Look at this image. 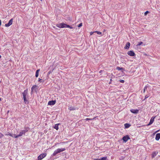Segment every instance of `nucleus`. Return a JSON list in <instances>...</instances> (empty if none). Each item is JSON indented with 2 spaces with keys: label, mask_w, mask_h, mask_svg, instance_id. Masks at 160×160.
Returning a JSON list of instances; mask_svg holds the SVG:
<instances>
[{
  "label": "nucleus",
  "mask_w": 160,
  "mask_h": 160,
  "mask_svg": "<svg viewBox=\"0 0 160 160\" xmlns=\"http://www.w3.org/2000/svg\"><path fill=\"white\" fill-rule=\"evenodd\" d=\"M28 89H27L24 90L23 92H22V95L23 96V98L24 99V101L25 103H26V102H28V101L27 100V96L28 93Z\"/></svg>",
  "instance_id": "obj_1"
},
{
  "label": "nucleus",
  "mask_w": 160,
  "mask_h": 160,
  "mask_svg": "<svg viewBox=\"0 0 160 160\" xmlns=\"http://www.w3.org/2000/svg\"><path fill=\"white\" fill-rule=\"evenodd\" d=\"M66 150L65 148H58L55 150L52 154L53 156H55L58 153L64 151Z\"/></svg>",
  "instance_id": "obj_2"
},
{
  "label": "nucleus",
  "mask_w": 160,
  "mask_h": 160,
  "mask_svg": "<svg viewBox=\"0 0 160 160\" xmlns=\"http://www.w3.org/2000/svg\"><path fill=\"white\" fill-rule=\"evenodd\" d=\"M67 24L64 23H61L59 24H57L56 25L57 27L60 28H67Z\"/></svg>",
  "instance_id": "obj_3"
},
{
  "label": "nucleus",
  "mask_w": 160,
  "mask_h": 160,
  "mask_svg": "<svg viewBox=\"0 0 160 160\" xmlns=\"http://www.w3.org/2000/svg\"><path fill=\"white\" fill-rule=\"evenodd\" d=\"M47 155V154L46 153H43L40 154L38 157V160H41L43 158L45 157Z\"/></svg>",
  "instance_id": "obj_4"
},
{
  "label": "nucleus",
  "mask_w": 160,
  "mask_h": 160,
  "mask_svg": "<svg viewBox=\"0 0 160 160\" xmlns=\"http://www.w3.org/2000/svg\"><path fill=\"white\" fill-rule=\"evenodd\" d=\"M130 138L127 135L124 136L122 138V140L123 141L125 142H126L128 140L130 139Z\"/></svg>",
  "instance_id": "obj_5"
},
{
  "label": "nucleus",
  "mask_w": 160,
  "mask_h": 160,
  "mask_svg": "<svg viewBox=\"0 0 160 160\" xmlns=\"http://www.w3.org/2000/svg\"><path fill=\"white\" fill-rule=\"evenodd\" d=\"M13 19H11L9 21L8 23H6L5 24V26L6 27H8L10 26L12 24Z\"/></svg>",
  "instance_id": "obj_6"
},
{
  "label": "nucleus",
  "mask_w": 160,
  "mask_h": 160,
  "mask_svg": "<svg viewBox=\"0 0 160 160\" xmlns=\"http://www.w3.org/2000/svg\"><path fill=\"white\" fill-rule=\"evenodd\" d=\"M155 118V117H152L151 118L150 120V122H149V123L147 125L148 126H149V125H151V124H152L153 123Z\"/></svg>",
  "instance_id": "obj_7"
},
{
  "label": "nucleus",
  "mask_w": 160,
  "mask_h": 160,
  "mask_svg": "<svg viewBox=\"0 0 160 160\" xmlns=\"http://www.w3.org/2000/svg\"><path fill=\"white\" fill-rule=\"evenodd\" d=\"M127 53L129 56H133L135 55L134 52L132 51H128Z\"/></svg>",
  "instance_id": "obj_8"
},
{
  "label": "nucleus",
  "mask_w": 160,
  "mask_h": 160,
  "mask_svg": "<svg viewBox=\"0 0 160 160\" xmlns=\"http://www.w3.org/2000/svg\"><path fill=\"white\" fill-rule=\"evenodd\" d=\"M28 131V130H22L21 132H20L19 133V136H22L23 134H25V133L27 132Z\"/></svg>",
  "instance_id": "obj_9"
},
{
  "label": "nucleus",
  "mask_w": 160,
  "mask_h": 160,
  "mask_svg": "<svg viewBox=\"0 0 160 160\" xmlns=\"http://www.w3.org/2000/svg\"><path fill=\"white\" fill-rule=\"evenodd\" d=\"M56 101H49L48 103V105H54L55 104Z\"/></svg>",
  "instance_id": "obj_10"
},
{
  "label": "nucleus",
  "mask_w": 160,
  "mask_h": 160,
  "mask_svg": "<svg viewBox=\"0 0 160 160\" xmlns=\"http://www.w3.org/2000/svg\"><path fill=\"white\" fill-rule=\"evenodd\" d=\"M158 152L157 151H155L152 152V158H154L158 154Z\"/></svg>",
  "instance_id": "obj_11"
},
{
  "label": "nucleus",
  "mask_w": 160,
  "mask_h": 160,
  "mask_svg": "<svg viewBox=\"0 0 160 160\" xmlns=\"http://www.w3.org/2000/svg\"><path fill=\"white\" fill-rule=\"evenodd\" d=\"M130 112L133 113H138L139 110L137 109H132L130 110Z\"/></svg>",
  "instance_id": "obj_12"
},
{
  "label": "nucleus",
  "mask_w": 160,
  "mask_h": 160,
  "mask_svg": "<svg viewBox=\"0 0 160 160\" xmlns=\"http://www.w3.org/2000/svg\"><path fill=\"white\" fill-rule=\"evenodd\" d=\"M160 138V133H158L156 134L155 137V139L158 141Z\"/></svg>",
  "instance_id": "obj_13"
},
{
  "label": "nucleus",
  "mask_w": 160,
  "mask_h": 160,
  "mask_svg": "<svg viewBox=\"0 0 160 160\" xmlns=\"http://www.w3.org/2000/svg\"><path fill=\"white\" fill-rule=\"evenodd\" d=\"M130 42H128L126 44L125 46L124 47V48L125 49H128L130 47Z\"/></svg>",
  "instance_id": "obj_14"
},
{
  "label": "nucleus",
  "mask_w": 160,
  "mask_h": 160,
  "mask_svg": "<svg viewBox=\"0 0 160 160\" xmlns=\"http://www.w3.org/2000/svg\"><path fill=\"white\" fill-rule=\"evenodd\" d=\"M40 71L39 69H38L36 71L35 74V76L36 77H38V76L39 72Z\"/></svg>",
  "instance_id": "obj_15"
},
{
  "label": "nucleus",
  "mask_w": 160,
  "mask_h": 160,
  "mask_svg": "<svg viewBox=\"0 0 160 160\" xmlns=\"http://www.w3.org/2000/svg\"><path fill=\"white\" fill-rule=\"evenodd\" d=\"M124 126L125 128H128L130 126V125L128 123H125L124 124Z\"/></svg>",
  "instance_id": "obj_16"
},
{
  "label": "nucleus",
  "mask_w": 160,
  "mask_h": 160,
  "mask_svg": "<svg viewBox=\"0 0 160 160\" xmlns=\"http://www.w3.org/2000/svg\"><path fill=\"white\" fill-rule=\"evenodd\" d=\"M99 160H107V157L101 158L98 159Z\"/></svg>",
  "instance_id": "obj_17"
},
{
  "label": "nucleus",
  "mask_w": 160,
  "mask_h": 160,
  "mask_svg": "<svg viewBox=\"0 0 160 160\" xmlns=\"http://www.w3.org/2000/svg\"><path fill=\"white\" fill-rule=\"evenodd\" d=\"M37 86L36 85H33L31 88V92H32L33 90L36 88Z\"/></svg>",
  "instance_id": "obj_18"
},
{
  "label": "nucleus",
  "mask_w": 160,
  "mask_h": 160,
  "mask_svg": "<svg viewBox=\"0 0 160 160\" xmlns=\"http://www.w3.org/2000/svg\"><path fill=\"white\" fill-rule=\"evenodd\" d=\"M54 128L56 129L57 130H58V124H56L55 125V126L54 127Z\"/></svg>",
  "instance_id": "obj_19"
},
{
  "label": "nucleus",
  "mask_w": 160,
  "mask_h": 160,
  "mask_svg": "<svg viewBox=\"0 0 160 160\" xmlns=\"http://www.w3.org/2000/svg\"><path fill=\"white\" fill-rule=\"evenodd\" d=\"M68 109L70 111L75 110V109L73 107H70L68 108Z\"/></svg>",
  "instance_id": "obj_20"
},
{
  "label": "nucleus",
  "mask_w": 160,
  "mask_h": 160,
  "mask_svg": "<svg viewBox=\"0 0 160 160\" xmlns=\"http://www.w3.org/2000/svg\"><path fill=\"white\" fill-rule=\"evenodd\" d=\"M38 82H40L43 83L44 82V80L41 79L40 78H38Z\"/></svg>",
  "instance_id": "obj_21"
},
{
  "label": "nucleus",
  "mask_w": 160,
  "mask_h": 160,
  "mask_svg": "<svg viewBox=\"0 0 160 160\" xmlns=\"http://www.w3.org/2000/svg\"><path fill=\"white\" fill-rule=\"evenodd\" d=\"M123 69L122 68H120L118 67L116 68V69L118 70H122Z\"/></svg>",
  "instance_id": "obj_22"
},
{
  "label": "nucleus",
  "mask_w": 160,
  "mask_h": 160,
  "mask_svg": "<svg viewBox=\"0 0 160 160\" xmlns=\"http://www.w3.org/2000/svg\"><path fill=\"white\" fill-rule=\"evenodd\" d=\"M96 117H95L92 119H90V118H86V119H85V120L88 121V120H93V119H94L96 118Z\"/></svg>",
  "instance_id": "obj_23"
},
{
  "label": "nucleus",
  "mask_w": 160,
  "mask_h": 160,
  "mask_svg": "<svg viewBox=\"0 0 160 160\" xmlns=\"http://www.w3.org/2000/svg\"><path fill=\"white\" fill-rule=\"evenodd\" d=\"M5 135H7V136L9 135V136H10L13 137V136L12 135V134L10 133H9V132H8V133H6V134H5Z\"/></svg>",
  "instance_id": "obj_24"
},
{
  "label": "nucleus",
  "mask_w": 160,
  "mask_h": 160,
  "mask_svg": "<svg viewBox=\"0 0 160 160\" xmlns=\"http://www.w3.org/2000/svg\"><path fill=\"white\" fill-rule=\"evenodd\" d=\"M95 32H96L97 33V34L98 35H101L102 34V32H100L98 31H95Z\"/></svg>",
  "instance_id": "obj_25"
},
{
  "label": "nucleus",
  "mask_w": 160,
  "mask_h": 160,
  "mask_svg": "<svg viewBox=\"0 0 160 160\" xmlns=\"http://www.w3.org/2000/svg\"><path fill=\"white\" fill-rule=\"evenodd\" d=\"M67 28H69L70 29H72L73 28V27L70 26H69V25H68V24L67 25Z\"/></svg>",
  "instance_id": "obj_26"
},
{
  "label": "nucleus",
  "mask_w": 160,
  "mask_h": 160,
  "mask_svg": "<svg viewBox=\"0 0 160 160\" xmlns=\"http://www.w3.org/2000/svg\"><path fill=\"white\" fill-rule=\"evenodd\" d=\"M143 43V42H139L138 44H137L138 46H140L142 45Z\"/></svg>",
  "instance_id": "obj_27"
},
{
  "label": "nucleus",
  "mask_w": 160,
  "mask_h": 160,
  "mask_svg": "<svg viewBox=\"0 0 160 160\" xmlns=\"http://www.w3.org/2000/svg\"><path fill=\"white\" fill-rule=\"evenodd\" d=\"M20 137V136H19V135L18 134V135H14V137L15 138H18V137Z\"/></svg>",
  "instance_id": "obj_28"
},
{
  "label": "nucleus",
  "mask_w": 160,
  "mask_h": 160,
  "mask_svg": "<svg viewBox=\"0 0 160 160\" xmlns=\"http://www.w3.org/2000/svg\"><path fill=\"white\" fill-rule=\"evenodd\" d=\"M82 26V23H80V24H79L78 26V27L79 28Z\"/></svg>",
  "instance_id": "obj_29"
},
{
  "label": "nucleus",
  "mask_w": 160,
  "mask_h": 160,
  "mask_svg": "<svg viewBox=\"0 0 160 160\" xmlns=\"http://www.w3.org/2000/svg\"><path fill=\"white\" fill-rule=\"evenodd\" d=\"M3 136V134L1 133L0 132V138H1Z\"/></svg>",
  "instance_id": "obj_30"
},
{
  "label": "nucleus",
  "mask_w": 160,
  "mask_h": 160,
  "mask_svg": "<svg viewBox=\"0 0 160 160\" xmlns=\"http://www.w3.org/2000/svg\"><path fill=\"white\" fill-rule=\"evenodd\" d=\"M120 82L121 83H123L124 82V81L123 80H120Z\"/></svg>",
  "instance_id": "obj_31"
},
{
  "label": "nucleus",
  "mask_w": 160,
  "mask_h": 160,
  "mask_svg": "<svg viewBox=\"0 0 160 160\" xmlns=\"http://www.w3.org/2000/svg\"><path fill=\"white\" fill-rule=\"evenodd\" d=\"M149 13V12L148 11H146L145 13H144V14L145 15H146L148 13Z\"/></svg>",
  "instance_id": "obj_32"
},
{
  "label": "nucleus",
  "mask_w": 160,
  "mask_h": 160,
  "mask_svg": "<svg viewBox=\"0 0 160 160\" xmlns=\"http://www.w3.org/2000/svg\"><path fill=\"white\" fill-rule=\"evenodd\" d=\"M94 32H90V35H92L93 34V33Z\"/></svg>",
  "instance_id": "obj_33"
},
{
  "label": "nucleus",
  "mask_w": 160,
  "mask_h": 160,
  "mask_svg": "<svg viewBox=\"0 0 160 160\" xmlns=\"http://www.w3.org/2000/svg\"><path fill=\"white\" fill-rule=\"evenodd\" d=\"M147 87L145 86V87H144V91H143V92H145V89H147Z\"/></svg>",
  "instance_id": "obj_34"
},
{
  "label": "nucleus",
  "mask_w": 160,
  "mask_h": 160,
  "mask_svg": "<svg viewBox=\"0 0 160 160\" xmlns=\"http://www.w3.org/2000/svg\"><path fill=\"white\" fill-rule=\"evenodd\" d=\"M103 71L102 70H101L99 71V73H101Z\"/></svg>",
  "instance_id": "obj_35"
},
{
  "label": "nucleus",
  "mask_w": 160,
  "mask_h": 160,
  "mask_svg": "<svg viewBox=\"0 0 160 160\" xmlns=\"http://www.w3.org/2000/svg\"><path fill=\"white\" fill-rule=\"evenodd\" d=\"M148 97V96H147V95H146L145 97V98H147Z\"/></svg>",
  "instance_id": "obj_36"
},
{
  "label": "nucleus",
  "mask_w": 160,
  "mask_h": 160,
  "mask_svg": "<svg viewBox=\"0 0 160 160\" xmlns=\"http://www.w3.org/2000/svg\"><path fill=\"white\" fill-rule=\"evenodd\" d=\"M1 25V21L0 20V26Z\"/></svg>",
  "instance_id": "obj_37"
},
{
  "label": "nucleus",
  "mask_w": 160,
  "mask_h": 160,
  "mask_svg": "<svg viewBox=\"0 0 160 160\" xmlns=\"http://www.w3.org/2000/svg\"><path fill=\"white\" fill-rule=\"evenodd\" d=\"M98 159H95H95H94V160H99Z\"/></svg>",
  "instance_id": "obj_38"
},
{
  "label": "nucleus",
  "mask_w": 160,
  "mask_h": 160,
  "mask_svg": "<svg viewBox=\"0 0 160 160\" xmlns=\"http://www.w3.org/2000/svg\"><path fill=\"white\" fill-rule=\"evenodd\" d=\"M106 31V30L105 29H104L103 30V32H105Z\"/></svg>",
  "instance_id": "obj_39"
},
{
  "label": "nucleus",
  "mask_w": 160,
  "mask_h": 160,
  "mask_svg": "<svg viewBox=\"0 0 160 160\" xmlns=\"http://www.w3.org/2000/svg\"><path fill=\"white\" fill-rule=\"evenodd\" d=\"M50 72H48V74H50Z\"/></svg>",
  "instance_id": "obj_40"
},
{
  "label": "nucleus",
  "mask_w": 160,
  "mask_h": 160,
  "mask_svg": "<svg viewBox=\"0 0 160 160\" xmlns=\"http://www.w3.org/2000/svg\"><path fill=\"white\" fill-rule=\"evenodd\" d=\"M1 98H0V101H1Z\"/></svg>",
  "instance_id": "obj_41"
},
{
  "label": "nucleus",
  "mask_w": 160,
  "mask_h": 160,
  "mask_svg": "<svg viewBox=\"0 0 160 160\" xmlns=\"http://www.w3.org/2000/svg\"><path fill=\"white\" fill-rule=\"evenodd\" d=\"M1 58V56L0 55V59Z\"/></svg>",
  "instance_id": "obj_42"
},
{
  "label": "nucleus",
  "mask_w": 160,
  "mask_h": 160,
  "mask_svg": "<svg viewBox=\"0 0 160 160\" xmlns=\"http://www.w3.org/2000/svg\"><path fill=\"white\" fill-rule=\"evenodd\" d=\"M112 81V79H110V81Z\"/></svg>",
  "instance_id": "obj_43"
},
{
  "label": "nucleus",
  "mask_w": 160,
  "mask_h": 160,
  "mask_svg": "<svg viewBox=\"0 0 160 160\" xmlns=\"http://www.w3.org/2000/svg\"><path fill=\"white\" fill-rule=\"evenodd\" d=\"M110 83H111V82H110L109 83V84H110Z\"/></svg>",
  "instance_id": "obj_44"
},
{
  "label": "nucleus",
  "mask_w": 160,
  "mask_h": 160,
  "mask_svg": "<svg viewBox=\"0 0 160 160\" xmlns=\"http://www.w3.org/2000/svg\"><path fill=\"white\" fill-rule=\"evenodd\" d=\"M1 82V81H0V82Z\"/></svg>",
  "instance_id": "obj_45"
}]
</instances>
